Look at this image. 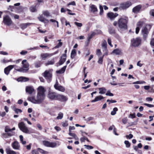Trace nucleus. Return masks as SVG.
I'll return each instance as SVG.
<instances>
[{
    "label": "nucleus",
    "instance_id": "nucleus-1",
    "mask_svg": "<svg viewBox=\"0 0 154 154\" xmlns=\"http://www.w3.org/2000/svg\"><path fill=\"white\" fill-rule=\"evenodd\" d=\"M45 90L44 88L40 86L38 88V93L36 97H30L28 98V100L33 103L40 104L44 100L45 97Z\"/></svg>",
    "mask_w": 154,
    "mask_h": 154
},
{
    "label": "nucleus",
    "instance_id": "nucleus-2",
    "mask_svg": "<svg viewBox=\"0 0 154 154\" xmlns=\"http://www.w3.org/2000/svg\"><path fill=\"white\" fill-rule=\"evenodd\" d=\"M128 21V18L127 17L125 16L121 17L119 19L118 22L119 27L122 29H127Z\"/></svg>",
    "mask_w": 154,
    "mask_h": 154
},
{
    "label": "nucleus",
    "instance_id": "nucleus-3",
    "mask_svg": "<svg viewBox=\"0 0 154 154\" xmlns=\"http://www.w3.org/2000/svg\"><path fill=\"white\" fill-rule=\"evenodd\" d=\"M23 65V68H20L19 69H15L17 71L19 72H27L29 69V65L27 62L26 60H23L22 62Z\"/></svg>",
    "mask_w": 154,
    "mask_h": 154
},
{
    "label": "nucleus",
    "instance_id": "nucleus-4",
    "mask_svg": "<svg viewBox=\"0 0 154 154\" xmlns=\"http://www.w3.org/2000/svg\"><path fill=\"white\" fill-rule=\"evenodd\" d=\"M52 69H49L46 70L42 73V75L47 80L48 82H50L51 80L52 76Z\"/></svg>",
    "mask_w": 154,
    "mask_h": 154
},
{
    "label": "nucleus",
    "instance_id": "nucleus-5",
    "mask_svg": "<svg viewBox=\"0 0 154 154\" xmlns=\"http://www.w3.org/2000/svg\"><path fill=\"white\" fill-rule=\"evenodd\" d=\"M18 126L21 131L23 132L26 134H30L31 132L28 129V128L25 125L23 122H21L19 123Z\"/></svg>",
    "mask_w": 154,
    "mask_h": 154
},
{
    "label": "nucleus",
    "instance_id": "nucleus-6",
    "mask_svg": "<svg viewBox=\"0 0 154 154\" xmlns=\"http://www.w3.org/2000/svg\"><path fill=\"white\" fill-rule=\"evenodd\" d=\"M15 130V128L14 127L11 129L8 126H7L5 128V131L7 133L8 136L11 137L14 135L15 134V132L12 131Z\"/></svg>",
    "mask_w": 154,
    "mask_h": 154
},
{
    "label": "nucleus",
    "instance_id": "nucleus-7",
    "mask_svg": "<svg viewBox=\"0 0 154 154\" xmlns=\"http://www.w3.org/2000/svg\"><path fill=\"white\" fill-rule=\"evenodd\" d=\"M151 28V26L149 25H146L142 30V33L145 38H146L147 35L149 31Z\"/></svg>",
    "mask_w": 154,
    "mask_h": 154
},
{
    "label": "nucleus",
    "instance_id": "nucleus-8",
    "mask_svg": "<svg viewBox=\"0 0 154 154\" xmlns=\"http://www.w3.org/2000/svg\"><path fill=\"white\" fill-rule=\"evenodd\" d=\"M141 39L140 38H137L133 39L131 41L132 46L136 47L138 46L141 43Z\"/></svg>",
    "mask_w": 154,
    "mask_h": 154
},
{
    "label": "nucleus",
    "instance_id": "nucleus-9",
    "mask_svg": "<svg viewBox=\"0 0 154 154\" xmlns=\"http://www.w3.org/2000/svg\"><path fill=\"white\" fill-rule=\"evenodd\" d=\"M131 5L130 2H127L120 4L119 8L120 9H125L129 8Z\"/></svg>",
    "mask_w": 154,
    "mask_h": 154
},
{
    "label": "nucleus",
    "instance_id": "nucleus-10",
    "mask_svg": "<svg viewBox=\"0 0 154 154\" xmlns=\"http://www.w3.org/2000/svg\"><path fill=\"white\" fill-rule=\"evenodd\" d=\"M68 98L67 97L60 94H57V97L56 100L62 102H66L68 100Z\"/></svg>",
    "mask_w": 154,
    "mask_h": 154
},
{
    "label": "nucleus",
    "instance_id": "nucleus-11",
    "mask_svg": "<svg viewBox=\"0 0 154 154\" xmlns=\"http://www.w3.org/2000/svg\"><path fill=\"white\" fill-rule=\"evenodd\" d=\"M3 23L6 25L10 26L12 23V21L10 17L7 15L3 17Z\"/></svg>",
    "mask_w": 154,
    "mask_h": 154
},
{
    "label": "nucleus",
    "instance_id": "nucleus-12",
    "mask_svg": "<svg viewBox=\"0 0 154 154\" xmlns=\"http://www.w3.org/2000/svg\"><path fill=\"white\" fill-rule=\"evenodd\" d=\"M11 146L12 148L14 149L17 150H20V144L17 141H15L12 143Z\"/></svg>",
    "mask_w": 154,
    "mask_h": 154
},
{
    "label": "nucleus",
    "instance_id": "nucleus-13",
    "mask_svg": "<svg viewBox=\"0 0 154 154\" xmlns=\"http://www.w3.org/2000/svg\"><path fill=\"white\" fill-rule=\"evenodd\" d=\"M54 88L62 92H64L65 91V88L58 84V82L57 80L56 84L54 85Z\"/></svg>",
    "mask_w": 154,
    "mask_h": 154
},
{
    "label": "nucleus",
    "instance_id": "nucleus-14",
    "mask_svg": "<svg viewBox=\"0 0 154 154\" xmlns=\"http://www.w3.org/2000/svg\"><path fill=\"white\" fill-rule=\"evenodd\" d=\"M57 94L55 92L49 91L48 94V97L52 100H56Z\"/></svg>",
    "mask_w": 154,
    "mask_h": 154
},
{
    "label": "nucleus",
    "instance_id": "nucleus-15",
    "mask_svg": "<svg viewBox=\"0 0 154 154\" xmlns=\"http://www.w3.org/2000/svg\"><path fill=\"white\" fill-rule=\"evenodd\" d=\"M16 65H10L6 68L4 69V72L7 75L9 74L10 71L13 69L14 67L16 66Z\"/></svg>",
    "mask_w": 154,
    "mask_h": 154
},
{
    "label": "nucleus",
    "instance_id": "nucleus-16",
    "mask_svg": "<svg viewBox=\"0 0 154 154\" xmlns=\"http://www.w3.org/2000/svg\"><path fill=\"white\" fill-rule=\"evenodd\" d=\"M66 54H63L62 57H61V58L58 62V63L59 65H61L63 64L66 60Z\"/></svg>",
    "mask_w": 154,
    "mask_h": 154
},
{
    "label": "nucleus",
    "instance_id": "nucleus-17",
    "mask_svg": "<svg viewBox=\"0 0 154 154\" xmlns=\"http://www.w3.org/2000/svg\"><path fill=\"white\" fill-rule=\"evenodd\" d=\"M60 143L59 141H57L56 142H50L49 147L54 148L56 146H59L60 145Z\"/></svg>",
    "mask_w": 154,
    "mask_h": 154
},
{
    "label": "nucleus",
    "instance_id": "nucleus-18",
    "mask_svg": "<svg viewBox=\"0 0 154 154\" xmlns=\"http://www.w3.org/2000/svg\"><path fill=\"white\" fill-rule=\"evenodd\" d=\"M34 90V89L32 86H27L26 87V92L28 93L29 94H31Z\"/></svg>",
    "mask_w": 154,
    "mask_h": 154
},
{
    "label": "nucleus",
    "instance_id": "nucleus-19",
    "mask_svg": "<svg viewBox=\"0 0 154 154\" xmlns=\"http://www.w3.org/2000/svg\"><path fill=\"white\" fill-rule=\"evenodd\" d=\"M54 54H52L49 53H42L41 55V57L42 59L43 60H45L48 57H50L53 55Z\"/></svg>",
    "mask_w": 154,
    "mask_h": 154
},
{
    "label": "nucleus",
    "instance_id": "nucleus-20",
    "mask_svg": "<svg viewBox=\"0 0 154 154\" xmlns=\"http://www.w3.org/2000/svg\"><path fill=\"white\" fill-rule=\"evenodd\" d=\"M118 15V14L117 13H113L112 12H110L108 13L107 14V16L111 20H112L116 17H117Z\"/></svg>",
    "mask_w": 154,
    "mask_h": 154
},
{
    "label": "nucleus",
    "instance_id": "nucleus-21",
    "mask_svg": "<svg viewBox=\"0 0 154 154\" xmlns=\"http://www.w3.org/2000/svg\"><path fill=\"white\" fill-rule=\"evenodd\" d=\"M141 7V5H138L133 8L132 11L135 13H137L139 12Z\"/></svg>",
    "mask_w": 154,
    "mask_h": 154
},
{
    "label": "nucleus",
    "instance_id": "nucleus-22",
    "mask_svg": "<svg viewBox=\"0 0 154 154\" xmlns=\"http://www.w3.org/2000/svg\"><path fill=\"white\" fill-rule=\"evenodd\" d=\"M38 19L39 21L44 23H48L49 22L48 20L45 19L42 15H40L38 17Z\"/></svg>",
    "mask_w": 154,
    "mask_h": 154
},
{
    "label": "nucleus",
    "instance_id": "nucleus-23",
    "mask_svg": "<svg viewBox=\"0 0 154 154\" xmlns=\"http://www.w3.org/2000/svg\"><path fill=\"white\" fill-rule=\"evenodd\" d=\"M29 79L25 77H20L18 78L17 80L18 82H26L29 80Z\"/></svg>",
    "mask_w": 154,
    "mask_h": 154
},
{
    "label": "nucleus",
    "instance_id": "nucleus-24",
    "mask_svg": "<svg viewBox=\"0 0 154 154\" xmlns=\"http://www.w3.org/2000/svg\"><path fill=\"white\" fill-rule=\"evenodd\" d=\"M6 152L7 154H17L16 152L11 150L9 147L6 149Z\"/></svg>",
    "mask_w": 154,
    "mask_h": 154
},
{
    "label": "nucleus",
    "instance_id": "nucleus-25",
    "mask_svg": "<svg viewBox=\"0 0 154 154\" xmlns=\"http://www.w3.org/2000/svg\"><path fill=\"white\" fill-rule=\"evenodd\" d=\"M32 24L31 23H22L20 25V27L22 29H26L28 26H29L31 24Z\"/></svg>",
    "mask_w": 154,
    "mask_h": 154
},
{
    "label": "nucleus",
    "instance_id": "nucleus-26",
    "mask_svg": "<svg viewBox=\"0 0 154 154\" xmlns=\"http://www.w3.org/2000/svg\"><path fill=\"white\" fill-rule=\"evenodd\" d=\"M104 98V97L101 96H97L94 99L91 101V102L93 103L95 102L98 101Z\"/></svg>",
    "mask_w": 154,
    "mask_h": 154
},
{
    "label": "nucleus",
    "instance_id": "nucleus-27",
    "mask_svg": "<svg viewBox=\"0 0 154 154\" xmlns=\"http://www.w3.org/2000/svg\"><path fill=\"white\" fill-rule=\"evenodd\" d=\"M66 67V66H64L60 70L57 71H56V73L59 74H62L65 71Z\"/></svg>",
    "mask_w": 154,
    "mask_h": 154
},
{
    "label": "nucleus",
    "instance_id": "nucleus-28",
    "mask_svg": "<svg viewBox=\"0 0 154 154\" xmlns=\"http://www.w3.org/2000/svg\"><path fill=\"white\" fill-rule=\"evenodd\" d=\"M90 7L91 9V11L93 12H94L97 11V8L95 5H91Z\"/></svg>",
    "mask_w": 154,
    "mask_h": 154
},
{
    "label": "nucleus",
    "instance_id": "nucleus-29",
    "mask_svg": "<svg viewBox=\"0 0 154 154\" xmlns=\"http://www.w3.org/2000/svg\"><path fill=\"white\" fill-rule=\"evenodd\" d=\"M98 89L99 91V93L100 94H104L106 91V89L104 87L99 88Z\"/></svg>",
    "mask_w": 154,
    "mask_h": 154
},
{
    "label": "nucleus",
    "instance_id": "nucleus-30",
    "mask_svg": "<svg viewBox=\"0 0 154 154\" xmlns=\"http://www.w3.org/2000/svg\"><path fill=\"white\" fill-rule=\"evenodd\" d=\"M96 34V33L94 32H92L90 34H88V37L87 40L88 41H89Z\"/></svg>",
    "mask_w": 154,
    "mask_h": 154
},
{
    "label": "nucleus",
    "instance_id": "nucleus-31",
    "mask_svg": "<svg viewBox=\"0 0 154 154\" xmlns=\"http://www.w3.org/2000/svg\"><path fill=\"white\" fill-rule=\"evenodd\" d=\"M145 23L144 21L140 20L138 22L137 24V26L140 28L143 26H144Z\"/></svg>",
    "mask_w": 154,
    "mask_h": 154
},
{
    "label": "nucleus",
    "instance_id": "nucleus-32",
    "mask_svg": "<svg viewBox=\"0 0 154 154\" xmlns=\"http://www.w3.org/2000/svg\"><path fill=\"white\" fill-rule=\"evenodd\" d=\"M55 61L54 59H53L50 60H48L45 64V66H48L49 65H53Z\"/></svg>",
    "mask_w": 154,
    "mask_h": 154
},
{
    "label": "nucleus",
    "instance_id": "nucleus-33",
    "mask_svg": "<svg viewBox=\"0 0 154 154\" xmlns=\"http://www.w3.org/2000/svg\"><path fill=\"white\" fill-rule=\"evenodd\" d=\"M76 55V50L75 49H72L71 54V58L72 59H73Z\"/></svg>",
    "mask_w": 154,
    "mask_h": 154
},
{
    "label": "nucleus",
    "instance_id": "nucleus-34",
    "mask_svg": "<svg viewBox=\"0 0 154 154\" xmlns=\"http://www.w3.org/2000/svg\"><path fill=\"white\" fill-rule=\"evenodd\" d=\"M133 147L134 149L138 153L140 154H142V151L141 150L138 149L137 147V146H134Z\"/></svg>",
    "mask_w": 154,
    "mask_h": 154
},
{
    "label": "nucleus",
    "instance_id": "nucleus-35",
    "mask_svg": "<svg viewBox=\"0 0 154 154\" xmlns=\"http://www.w3.org/2000/svg\"><path fill=\"white\" fill-rule=\"evenodd\" d=\"M113 52L116 55H119L120 54L121 51L119 49H116L113 50Z\"/></svg>",
    "mask_w": 154,
    "mask_h": 154
},
{
    "label": "nucleus",
    "instance_id": "nucleus-36",
    "mask_svg": "<svg viewBox=\"0 0 154 154\" xmlns=\"http://www.w3.org/2000/svg\"><path fill=\"white\" fill-rule=\"evenodd\" d=\"M42 14L44 16L46 17H48L50 16V13L49 11H43Z\"/></svg>",
    "mask_w": 154,
    "mask_h": 154
},
{
    "label": "nucleus",
    "instance_id": "nucleus-37",
    "mask_svg": "<svg viewBox=\"0 0 154 154\" xmlns=\"http://www.w3.org/2000/svg\"><path fill=\"white\" fill-rule=\"evenodd\" d=\"M19 138L20 140V141L22 144H25L26 143V142L25 141L23 140V137L22 135H20L19 136Z\"/></svg>",
    "mask_w": 154,
    "mask_h": 154
},
{
    "label": "nucleus",
    "instance_id": "nucleus-38",
    "mask_svg": "<svg viewBox=\"0 0 154 154\" xmlns=\"http://www.w3.org/2000/svg\"><path fill=\"white\" fill-rule=\"evenodd\" d=\"M118 110L117 107L114 108L113 110L111 111V114L112 115H114L116 113V112L118 111Z\"/></svg>",
    "mask_w": 154,
    "mask_h": 154
},
{
    "label": "nucleus",
    "instance_id": "nucleus-39",
    "mask_svg": "<svg viewBox=\"0 0 154 154\" xmlns=\"http://www.w3.org/2000/svg\"><path fill=\"white\" fill-rule=\"evenodd\" d=\"M50 22H51L54 23V25H56V23L57 25V27L58 28L59 27V26L58 22L56 20H54L53 19H50Z\"/></svg>",
    "mask_w": 154,
    "mask_h": 154
},
{
    "label": "nucleus",
    "instance_id": "nucleus-40",
    "mask_svg": "<svg viewBox=\"0 0 154 154\" xmlns=\"http://www.w3.org/2000/svg\"><path fill=\"white\" fill-rule=\"evenodd\" d=\"M38 150L39 152L42 154H48V152L47 151H45L39 148H38Z\"/></svg>",
    "mask_w": 154,
    "mask_h": 154
},
{
    "label": "nucleus",
    "instance_id": "nucleus-41",
    "mask_svg": "<svg viewBox=\"0 0 154 154\" xmlns=\"http://www.w3.org/2000/svg\"><path fill=\"white\" fill-rule=\"evenodd\" d=\"M103 57L101 56L99 57V58L98 60L97 61L98 63L99 64H102L103 62Z\"/></svg>",
    "mask_w": 154,
    "mask_h": 154
},
{
    "label": "nucleus",
    "instance_id": "nucleus-42",
    "mask_svg": "<svg viewBox=\"0 0 154 154\" xmlns=\"http://www.w3.org/2000/svg\"><path fill=\"white\" fill-rule=\"evenodd\" d=\"M96 54L97 55L98 57H100V56L102 55V52L100 49H97L96 51Z\"/></svg>",
    "mask_w": 154,
    "mask_h": 154
},
{
    "label": "nucleus",
    "instance_id": "nucleus-43",
    "mask_svg": "<svg viewBox=\"0 0 154 154\" xmlns=\"http://www.w3.org/2000/svg\"><path fill=\"white\" fill-rule=\"evenodd\" d=\"M63 116V114L61 112H60L58 114V116L57 117V119H61Z\"/></svg>",
    "mask_w": 154,
    "mask_h": 154
},
{
    "label": "nucleus",
    "instance_id": "nucleus-44",
    "mask_svg": "<svg viewBox=\"0 0 154 154\" xmlns=\"http://www.w3.org/2000/svg\"><path fill=\"white\" fill-rule=\"evenodd\" d=\"M30 10L32 12H35L36 11V6H32L30 8Z\"/></svg>",
    "mask_w": 154,
    "mask_h": 154
},
{
    "label": "nucleus",
    "instance_id": "nucleus-45",
    "mask_svg": "<svg viewBox=\"0 0 154 154\" xmlns=\"http://www.w3.org/2000/svg\"><path fill=\"white\" fill-rule=\"evenodd\" d=\"M43 143L45 146L49 147L50 142L47 141H43Z\"/></svg>",
    "mask_w": 154,
    "mask_h": 154
},
{
    "label": "nucleus",
    "instance_id": "nucleus-46",
    "mask_svg": "<svg viewBox=\"0 0 154 154\" xmlns=\"http://www.w3.org/2000/svg\"><path fill=\"white\" fill-rule=\"evenodd\" d=\"M12 60L11 59L10 60H5V59L1 60V62L3 63H6L9 62H12Z\"/></svg>",
    "mask_w": 154,
    "mask_h": 154
},
{
    "label": "nucleus",
    "instance_id": "nucleus-47",
    "mask_svg": "<svg viewBox=\"0 0 154 154\" xmlns=\"http://www.w3.org/2000/svg\"><path fill=\"white\" fill-rule=\"evenodd\" d=\"M124 143L126 145V146L127 148H129L130 147L131 144L128 140H125L124 142Z\"/></svg>",
    "mask_w": 154,
    "mask_h": 154
},
{
    "label": "nucleus",
    "instance_id": "nucleus-48",
    "mask_svg": "<svg viewBox=\"0 0 154 154\" xmlns=\"http://www.w3.org/2000/svg\"><path fill=\"white\" fill-rule=\"evenodd\" d=\"M14 111L17 114H18L19 113H21L22 112V111L21 109L17 108L14 109Z\"/></svg>",
    "mask_w": 154,
    "mask_h": 154
},
{
    "label": "nucleus",
    "instance_id": "nucleus-49",
    "mask_svg": "<svg viewBox=\"0 0 154 154\" xmlns=\"http://www.w3.org/2000/svg\"><path fill=\"white\" fill-rule=\"evenodd\" d=\"M107 42L106 41H104L102 44V48L107 47Z\"/></svg>",
    "mask_w": 154,
    "mask_h": 154
},
{
    "label": "nucleus",
    "instance_id": "nucleus-50",
    "mask_svg": "<svg viewBox=\"0 0 154 154\" xmlns=\"http://www.w3.org/2000/svg\"><path fill=\"white\" fill-rule=\"evenodd\" d=\"M39 48L38 46L37 47H34L33 48H29L27 49L28 50H38Z\"/></svg>",
    "mask_w": 154,
    "mask_h": 154
},
{
    "label": "nucleus",
    "instance_id": "nucleus-51",
    "mask_svg": "<svg viewBox=\"0 0 154 154\" xmlns=\"http://www.w3.org/2000/svg\"><path fill=\"white\" fill-rule=\"evenodd\" d=\"M63 20L65 21V23H66L65 25L66 26H67V25H69L70 27H71V26L70 25L69 23V22H67L66 20L64 18H63L61 19V20L62 21Z\"/></svg>",
    "mask_w": 154,
    "mask_h": 154
},
{
    "label": "nucleus",
    "instance_id": "nucleus-52",
    "mask_svg": "<svg viewBox=\"0 0 154 154\" xmlns=\"http://www.w3.org/2000/svg\"><path fill=\"white\" fill-rule=\"evenodd\" d=\"M63 43L61 42H59L57 45L55 46V48H59L62 45Z\"/></svg>",
    "mask_w": 154,
    "mask_h": 154
},
{
    "label": "nucleus",
    "instance_id": "nucleus-53",
    "mask_svg": "<svg viewBox=\"0 0 154 154\" xmlns=\"http://www.w3.org/2000/svg\"><path fill=\"white\" fill-rule=\"evenodd\" d=\"M38 151V149H37L33 150L32 151V154H39Z\"/></svg>",
    "mask_w": 154,
    "mask_h": 154
},
{
    "label": "nucleus",
    "instance_id": "nucleus-54",
    "mask_svg": "<svg viewBox=\"0 0 154 154\" xmlns=\"http://www.w3.org/2000/svg\"><path fill=\"white\" fill-rule=\"evenodd\" d=\"M75 24L78 27H81L82 26V24L81 23H78L77 22H75Z\"/></svg>",
    "mask_w": 154,
    "mask_h": 154
},
{
    "label": "nucleus",
    "instance_id": "nucleus-55",
    "mask_svg": "<svg viewBox=\"0 0 154 154\" xmlns=\"http://www.w3.org/2000/svg\"><path fill=\"white\" fill-rule=\"evenodd\" d=\"M135 113H134L133 114H130L128 116L129 118H130L132 119H134L135 118Z\"/></svg>",
    "mask_w": 154,
    "mask_h": 154
},
{
    "label": "nucleus",
    "instance_id": "nucleus-56",
    "mask_svg": "<svg viewBox=\"0 0 154 154\" xmlns=\"http://www.w3.org/2000/svg\"><path fill=\"white\" fill-rule=\"evenodd\" d=\"M84 146L86 147V148L88 149H92L93 148V146L90 145H85Z\"/></svg>",
    "mask_w": 154,
    "mask_h": 154
},
{
    "label": "nucleus",
    "instance_id": "nucleus-57",
    "mask_svg": "<svg viewBox=\"0 0 154 154\" xmlns=\"http://www.w3.org/2000/svg\"><path fill=\"white\" fill-rule=\"evenodd\" d=\"M126 137L127 139H131L133 138V135L131 134H130L128 135H126Z\"/></svg>",
    "mask_w": 154,
    "mask_h": 154
},
{
    "label": "nucleus",
    "instance_id": "nucleus-58",
    "mask_svg": "<svg viewBox=\"0 0 154 154\" xmlns=\"http://www.w3.org/2000/svg\"><path fill=\"white\" fill-rule=\"evenodd\" d=\"M144 105L149 107H154V105L152 104H149L145 103L144 104Z\"/></svg>",
    "mask_w": 154,
    "mask_h": 154
},
{
    "label": "nucleus",
    "instance_id": "nucleus-59",
    "mask_svg": "<svg viewBox=\"0 0 154 154\" xmlns=\"http://www.w3.org/2000/svg\"><path fill=\"white\" fill-rule=\"evenodd\" d=\"M107 42L109 45L111 47H112L113 46L111 44V40L110 38H108V39Z\"/></svg>",
    "mask_w": 154,
    "mask_h": 154
},
{
    "label": "nucleus",
    "instance_id": "nucleus-60",
    "mask_svg": "<svg viewBox=\"0 0 154 154\" xmlns=\"http://www.w3.org/2000/svg\"><path fill=\"white\" fill-rule=\"evenodd\" d=\"M107 102H109V104L111 103H116V100H107Z\"/></svg>",
    "mask_w": 154,
    "mask_h": 154
},
{
    "label": "nucleus",
    "instance_id": "nucleus-61",
    "mask_svg": "<svg viewBox=\"0 0 154 154\" xmlns=\"http://www.w3.org/2000/svg\"><path fill=\"white\" fill-rule=\"evenodd\" d=\"M106 95L107 96H113V94L109 91H108L106 93Z\"/></svg>",
    "mask_w": 154,
    "mask_h": 154
},
{
    "label": "nucleus",
    "instance_id": "nucleus-62",
    "mask_svg": "<svg viewBox=\"0 0 154 154\" xmlns=\"http://www.w3.org/2000/svg\"><path fill=\"white\" fill-rule=\"evenodd\" d=\"M127 119L126 118H123L122 120V122L123 124H125L127 123Z\"/></svg>",
    "mask_w": 154,
    "mask_h": 154
},
{
    "label": "nucleus",
    "instance_id": "nucleus-63",
    "mask_svg": "<svg viewBox=\"0 0 154 154\" xmlns=\"http://www.w3.org/2000/svg\"><path fill=\"white\" fill-rule=\"evenodd\" d=\"M140 60L138 61L137 63V65L138 66H139L140 67H141L143 65V64L140 63Z\"/></svg>",
    "mask_w": 154,
    "mask_h": 154
},
{
    "label": "nucleus",
    "instance_id": "nucleus-64",
    "mask_svg": "<svg viewBox=\"0 0 154 154\" xmlns=\"http://www.w3.org/2000/svg\"><path fill=\"white\" fill-rule=\"evenodd\" d=\"M150 45L152 46H154V38L151 39L150 42Z\"/></svg>",
    "mask_w": 154,
    "mask_h": 154
}]
</instances>
